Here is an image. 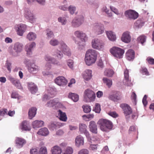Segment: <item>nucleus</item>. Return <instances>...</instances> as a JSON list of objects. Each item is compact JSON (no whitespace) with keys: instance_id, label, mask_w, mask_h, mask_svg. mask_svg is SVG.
Masks as SVG:
<instances>
[{"instance_id":"22","label":"nucleus","mask_w":154,"mask_h":154,"mask_svg":"<svg viewBox=\"0 0 154 154\" xmlns=\"http://www.w3.org/2000/svg\"><path fill=\"white\" fill-rule=\"evenodd\" d=\"M28 71L31 73L35 74L39 70V68L34 63H30L27 68Z\"/></svg>"},{"instance_id":"50","label":"nucleus","mask_w":154,"mask_h":154,"mask_svg":"<svg viewBox=\"0 0 154 154\" xmlns=\"http://www.w3.org/2000/svg\"><path fill=\"white\" fill-rule=\"evenodd\" d=\"M73 152V150L72 148L68 146L62 152V154H72Z\"/></svg>"},{"instance_id":"42","label":"nucleus","mask_w":154,"mask_h":154,"mask_svg":"<svg viewBox=\"0 0 154 154\" xmlns=\"http://www.w3.org/2000/svg\"><path fill=\"white\" fill-rule=\"evenodd\" d=\"M37 37L36 34L32 32H29L27 35V38L29 41H34Z\"/></svg>"},{"instance_id":"60","label":"nucleus","mask_w":154,"mask_h":154,"mask_svg":"<svg viewBox=\"0 0 154 154\" xmlns=\"http://www.w3.org/2000/svg\"><path fill=\"white\" fill-rule=\"evenodd\" d=\"M110 8L111 11L116 14H117V15H119L120 14L119 13V11L115 7L112 6H110Z\"/></svg>"},{"instance_id":"4","label":"nucleus","mask_w":154,"mask_h":154,"mask_svg":"<svg viewBox=\"0 0 154 154\" xmlns=\"http://www.w3.org/2000/svg\"><path fill=\"white\" fill-rule=\"evenodd\" d=\"M74 35L77 38L79 39L82 42H83L82 43L81 42H75V43L80 46H84L85 45L84 43L88 40V38L86 34L82 31L78 30L74 32Z\"/></svg>"},{"instance_id":"21","label":"nucleus","mask_w":154,"mask_h":154,"mask_svg":"<svg viewBox=\"0 0 154 154\" xmlns=\"http://www.w3.org/2000/svg\"><path fill=\"white\" fill-rule=\"evenodd\" d=\"M131 38L130 32L128 31H126L123 33L121 38V40L126 43H128L131 42Z\"/></svg>"},{"instance_id":"19","label":"nucleus","mask_w":154,"mask_h":154,"mask_svg":"<svg viewBox=\"0 0 154 154\" xmlns=\"http://www.w3.org/2000/svg\"><path fill=\"white\" fill-rule=\"evenodd\" d=\"M54 82L58 85L62 86L66 85L67 83V80L62 76H59L56 78L54 80Z\"/></svg>"},{"instance_id":"14","label":"nucleus","mask_w":154,"mask_h":154,"mask_svg":"<svg viewBox=\"0 0 154 154\" xmlns=\"http://www.w3.org/2000/svg\"><path fill=\"white\" fill-rule=\"evenodd\" d=\"M125 15L128 19L135 20L138 17V14L136 11L132 10L126 11Z\"/></svg>"},{"instance_id":"55","label":"nucleus","mask_w":154,"mask_h":154,"mask_svg":"<svg viewBox=\"0 0 154 154\" xmlns=\"http://www.w3.org/2000/svg\"><path fill=\"white\" fill-rule=\"evenodd\" d=\"M39 154H47L46 148L44 146L41 147L39 151Z\"/></svg>"},{"instance_id":"7","label":"nucleus","mask_w":154,"mask_h":154,"mask_svg":"<svg viewBox=\"0 0 154 154\" xmlns=\"http://www.w3.org/2000/svg\"><path fill=\"white\" fill-rule=\"evenodd\" d=\"M24 15L30 23H33L35 22L36 19V16L30 9L26 8L24 9Z\"/></svg>"},{"instance_id":"16","label":"nucleus","mask_w":154,"mask_h":154,"mask_svg":"<svg viewBox=\"0 0 154 154\" xmlns=\"http://www.w3.org/2000/svg\"><path fill=\"white\" fill-rule=\"evenodd\" d=\"M8 79L17 88L20 89H23L20 81L18 79L14 78L11 75H9L8 77Z\"/></svg>"},{"instance_id":"63","label":"nucleus","mask_w":154,"mask_h":154,"mask_svg":"<svg viewBox=\"0 0 154 154\" xmlns=\"http://www.w3.org/2000/svg\"><path fill=\"white\" fill-rule=\"evenodd\" d=\"M148 63L150 64H154V59L151 57H148L146 59Z\"/></svg>"},{"instance_id":"34","label":"nucleus","mask_w":154,"mask_h":154,"mask_svg":"<svg viewBox=\"0 0 154 154\" xmlns=\"http://www.w3.org/2000/svg\"><path fill=\"white\" fill-rule=\"evenodd\" d=\"M37 133L39 135L46 136L49 134V131L47 128H44L40 129Z\"/></svg>"},{"instance_id":"58","label":"nucleus","mask_w":154,"mask_h":154,"mask_svg":"<svg viewBox=\"0 0 154 154\" xmlns=\"http://www.w3.org/2000/svg\"><path fill=\"white\" fill-rule=\"evenodd\" d=\"M67 64L68 66L71 69H73V61L72 60H69L67 61Z\"/></svg>"},{"instance_id":"44","label":"nucleus","mask_w":154,"mask_h":154,"mask_svg":"<svg viewBox=\"0 0 154 154\" xmlns=\"http://www.w3.org/2000/svg\"><path fill=\"white\" fill-rule=\"evenodd\" d=\"M108 98L109 99L114 101H116L120 100V97L116 94H109L108 97Z\"/></svg>"},{"instance_id":"28","label":"nucleus","mask_w":154,"mask_h":154,"mask_svg":"<svg viewBox=\"0 0 154 154\" xmlns=\"http://www.w3.org/2000/svg\"><path fill=\"white\" fill-rule=\"evenodd\" d=\"M106 34L108 39L112 42H114L116 39V37L115 33L112 31H107Z\"/></svg>"},{"instance_id":"26","label":"nucleus","mask_w":154,"mask_h":154,"mask_svg":"<svg viewBox=\"0 0 154 154\" xmlns=\"http://www.w3.org/2000/svg\"><path fill=\"white\" fill-rule=\"evenodd\" d=\"M19 128L23 131H29L30 128L29 122L26 121H23L20 125Z\"/></svg>"},{"instance_id":"5","label":"nucleus","mask_w":154,"mask_h":154,"mask_svg":"<svg viewBox=\"0 0 154 154\" xmlns=\"http://www.w3.org/2000/svg\"><path fill=\"white\" fill-rule=\"evenodd\" d=\"M110 52L115 58L120 59L123 57L125 51L123 49L114 46L110 49Z\"/></svg>"},{"instance_id":"12","label":"nucleus","mask_w":154,"mask_h":154,"mask_svg":"<svg viewBox=\"0 0 154 154\" xmlns=\"http://www.w3.org/2000/svg\"><path fill=\"white\" fill-rule=\"evenodd\" d=\"M46 106L48 107L54 106L55 108L57 109L58 107H60L62 106V104L59 102L58 99L55 98L48 101L46 104Z\"/></svg>"},{"instance_id":"36","label":"nucleus","mask_w":154,"mask_h":154,"mask_svg":"<svg viewBox=\"0 0 154 154\" xmlns=\"http://www.w3.org/2000/svg\"><path fill=\"white\" fill-rule=\"evenodd\" d=\"M114 71L111 69L106 68L105 69L104 72V75L106 76L111 77L114 74Z\"/></svg>"},{"instance_id":"11","label":"nucleus","mask_w":154,"mask_h":154,"mask_svg":"<svg viewBox=\"0 0 154 154\" xmlns=\"http://www.w3.org/2000/svg\"><path fill=\"white\" fill-rule=\"evenodd\" d=\"M35 46L36 44L33 42H29L25 45V51L28 56H31L32 55L33 51Z\"/></svg>"},{"instance_id":"17","label":"nucleus","mask_w":154,"mask_h":154,"mask_svg":"<svg viewBox=\"0 0 154 154\" xmlns=\"http://www.w3.org/2000/svg\"><path fill=\"white\" fill-rule=\"evenodd\" d=\"M26 26L23 24H20L15 26L17 34L20 36H22L26 29Z\"/></svg>"},{"instance_id":"52","label":"nucleus","mask_w":154,"mask_h":154,"mask_svg":"<svg viewBox=\"0 0 154 154\" xmlns=\"http://www.w3.org/2000/svg\"><path fill=\"white\" fill-rule=\"evenodd\" d=\"M101 110L100 105L98 103H96L95 104V106L94 107L93 111L96 113H99Z\"/></svg>"},{"instance_id":"8","label":"nucleus","mask_w":154,"mask_h":154,"mask_svg":"<svg viewBox=\"0 0 154 154\" xmlns=\"http://www.w3.org/2000/svg\"><path fill=\"white\" fill-rule=\"evenodd\" d=\"M84 21V18L82 15H78L74 17L71 22V26L74 28H78L81 26Z\"/></svg>"},{"instance_id":"41","label":"nucleus","mask_w":154,"mask_h":154,"mask_svg":"<svg viewBox=\"0 0 154 154\" xmlns=\"http://www.w3.org/2000/svg\"><path fill=\"white\" fill-rule=\"evenodd\" d=\"M143 20L139 19L134 23V28L136 29L140 28L143 26Z\"/></svg>"},{"instance_id":"59","label":"nucleus","mask_w":154,"mask_h":154,"mask_svg":"<svg viewBox=\"0 0 154 154\" xmlns=\"http://www.w3.org/2000/svg\"><path fill=\"white\" fill-rule=\"evenodd\" d=\"M5 66L9 72H11V63L8 61L7 60L5 63Z\"/></svg>"},{"instance_id":"49","label":"nucleus","mask_w":154,"mask_h":154,"mask_svg":"<svg viewBox=\"0 0 154 154\" xmlns=\"http://www.w3.org/2000/svg\"><path fill=\"white\" fill-rule=\"evenodd\" d=\"M50 45L53 46H55L59 44V42L58 40L55 38H52L49 41Z\"/></svg>"},{"instance_id":"30","label":"nucleus","mask_w":154,"mask_h":154,"mask_svg":"<svg viewBox=\"0 0 154 154\" xmlns=\"http://www.w3.org/2000/svg\"><path fill=\"white\" fill-rule=\"evenodd\" d=\"M75 145L77 147L83 145L84 143V139L81 135L77 136L75 138Z\"/></svg>"},{"instance_id":"23","label":"nucleus","mask_w":154,"mask_h":154,"mask_svg":"<svg viewBox=\"0 0 154 154\" xmlns=\"http://www.w3.org/2000/svg\"><path fill=\"white\" fill-rule=\"evenodd\" d=\"M82 76L85 80L87 81L90 80L92 76V71L90 69H86L82 73Z\"/></svg>"},{"instance_id":"32","label":"nucleus","mask_w":154,"mask_h":154,"mask_svg":"<svg viewBox=\"0 0 154 154\" xmlns=\"http://www.w3.org/2000/svg\"><path fill=\"white\" fill-rule=\"evenodd\" d=\"M135 53L133 50H128L126 53L127 59L129 61L133 60L134 58Z\"/></svg>"},{"instance_id":"46","label":"nucleus","mask_w":154,"mask_h":154,"mask_svg":"<svg viewBox=\"0 0 154 154\" xmlns=\"http://www.w3.org/2000/svg\"><path fill=\"white\" fill-rule=\"evenodd\" d=\"M76 8L75 6L70 5L69 6L68 10L70 14L73 15L74 14H77V12L76 11Z\"/></svg>"},{"instance_id":"47","label":"nucleus","mask_w":154,"mask_h":154,"mask_svg":"<svg viewBox=\"0 0 154 154\" xmlns=\"http://www.w3.org/2000/svg\"><path fill=\"white\" fill-rule=\"evenodd\" d=\"M58 21L62 25H66L67 22L66 18L63 16L59 17L58 18Z\"/></svg>"},{"instance_id":"13","label":"nucleus","mask_w":154,"mask_h":154,"mask_svg":"<svg viewBox=\"0 0 154 154\" xmlns=\"http://www.w3.org/2000/svg\"><path fill=\"white\" fill-rule=\"evenodd\" d=\"M59 48L60 50L65 54L68 56H69L71 55V52L69 48L64 42L61 41L60 42Z\"/></svg>"},{"instance_id":"51","label":"nucleus","mask_w":154,"mask_h":154,"mask_svg":"<svg viewBox=\"0 0 154 154\" xmlns=\"http://www.w3.org/2000/svg\"><path fill=\"white\" fill-rule=\"evenodd\" d=\"M58 124L56 122H51L48 125L49 128L51 130H54L57 128Z\"/></svg>"},{"instance_id":"3","label":"nucleus","mask_w":154,"mask_h":154,"mask_svg":"<svg viewBox=\"0 0 154 154\" xmlns=\"http://www.w3.org/2000/svg\"><path fill=\"white\" fill-rule=\"evenodd\" d=\"M102 131H107L112 128V123L110 121L103 119H100L97 123Z\"/></svg>"},{"instance_id":"29","label":"nucleus","mask_w":154,"mask_h":154,"mask_svg":"<svg viewBox=\"0 0 154 154\" xmlns=\"http://www.w3.org/2000/svg\"><path fill=\"white\" fill-rule=\"evenodd\" d=\"M44 122L43 121L36 120L32 123V125L35 129L42 127L44 126Z\"/></svg>"},{"instance_id":"64","label":"nucleus","mask_w":154,"mask_h":154,"mask_svg":"<svg viewBox=\"0 0 154 154\" xmlns=\"http://www.w3.org/2000/svg\"><path fill=\"white\" fill-rule=\"evenodd\" d=\"M89 151L86 149H83L80 150L79 152V154H88Z\"/></svg>"},{"instance_id":"39","label":"nucleus","mask_w":154,"mask_h":154,"mask_svg":"<svg viewBox=\"0 0 154 154\" xmlns=\"http://www.w3.org/2000/svg\"><path fill=\"white\" fill-rule=\"evenodd\" d=\"M68 97L71 99L74 102H77L79 100V95L75 93H69L68 95Z\"/></svg>"},{"instance_id":"25","label":"nucleus","mask_w":154,"mask_h":154,"mask_svg":"<svg viewBox=\"0 0 154 154\" xmlns=\"http://www.w3.org/2000/svg\"><path fill=\"white\" fill-rule=\"evenodd\" d=\"M56 116L60 120L65 122L67 120V117L65 112H63L60 110L57 111L56 113Z\"/></svg>"},{"instance_id":"45","label":"nucleus","mask_w":154,"mask_h":154,"mask_svg":"<svg viewBox=\"0 0 154 154\" xmlns=\"http://www.w3.org/2000/svg\"><path fill=\"white\" fill-rule=\"evenodd\" d=\"M103 83L106 84L109 88H110L111 86L112 83V80L111 79L106 77H103Z\"/></svg>"},{"instance_id":"56","label":"nucleus","mask_w":154,"mask_h":154,"mask_svg":"<svg viewBox=\"0 0 154 154\" xmlns=\"http://www.w3.org/2000/svg\"><path fill=\"white\" fill-rule=\"evenodd\" d=\"M84 111L85 112L88 113L90 112L91 108L90 106L88 105L83 106H82Z\"/></svg>"},{"instance_id":"15","label":"nucleus","mask_w":154,"mask_h":154,"mask_svg":"<svg viewBox=\"0 0 154 154\" xmlns=\"http://www.w3.org/2000/svg\"><path fill=\"white\" fill-rule=\"evenodd\" d=\"M120 107L123 109L125 116L127 118L132 112V110L131 107L127 104L122 103L121 104Z\"/></svg>"},{"instance_id":"54","label":"nucleus","mask_w":154,"mask_h":154,"mask_svg":"<svg viewBox=\"0 0 154 154\" xmlns=\"http://www.w3.org/2000/svg\"><path fill=\"white\" fill-rule=\"evenodd\" d=\"M84 119L86 120H88L92 119L94 117V115L93 114H88L82 116Z\"/></svg>"},{"instance_id":"1","label":"nucleus","mask_w":154,"mask_h":154,"mask_svg":"<svg viewBox=\"0 0 154 154\" xmlns=\"http://www.w3.org/2000/svg\"><path fill=\"white\" fill-rule=\"evenodd\" d=\"M97 57V52L93 49H89L85 53L84 61L87 66H91L95 63Z\"/></svg>"},{"instance_id":"27","label":"nucleus","mask_w":154,"mask_h":154,"mask_svg":"<svg viewBox=\"0 0 154 154\" xmlns=\"http://www.w3.org/2000/svg\"><path fill=\"white\" fill-rule=\"evenodd\" d=\"M45 58V60L46 61H50L53 64L58 66H60L61 65L60 62L58 60L49 55H46Z\"/></svg>"},{"instance_id":"33","label":"nucleus","mask_w":154,"mask_h":154,"mask_svg":"<svg viewBox=\"0 0 154 154\" xmlns=\"http://www.w3.org/2000/svg\"><path fill=\"white\" fill-rule=\"evenodd\" d=\"M28 88L32 94H35L38 90L37 86L34 83L32 82L28 83Z\"/></svg>"},{"instance_id":"53","label":"nucleus","mask_w":154,"mask_h":154,"mask_svg":"<svg viewBox=\"0 0 154 154\" xmlns=\"http://www.w3.org/2000/svg\"><path fill=\"white\" fill-rule=\"evenodd\" d=\"M46 33L48 38H51L54 36L53 32L50 29H47L46 31Z\"/></svg>"},{"instance_id":"2","label":"nucleus","mask_w":154,"mask_h":154,"mask_svg":"<svg viewBox=\"0 0 154 154\" xmlns=\"http://www.w3.org/2000/svg\"><path fill=\"white\" fill-rule=\"evenodd\" d=\"M23 45L21 42H16L14 43L13 49L14 52L12 50L11 47H9L8 50L10 54L13 56L16 57L19 56L20 54L23 51Z\"/></svg>"},{"instance_id":"6","label":"nucleus","mask_w":154,"mask_h":154,"mask_svg":"<svg viewBox=\"0 0 154 154\" xmlns=\"http://www.w3.org/2000/svg\"><path fill=\"white\" fill-rule=\"evenodd\" d=\"M96 96L94 92L89 89L86 90L84 94L83 100L85 102H89L94 101Z\"/></svg>"},{"instance_id":"18","label":"nucleus","mask_w":154,"mask_h":154,"mask_svg":"<svg viewBox=\"0 0 154 154\" xmlns=\"http://www.w3.org/2000/svg\"><path fill=\"white\" fill-rule=\"evenodd\" d=\"M79 131L82 133H84L86 136L88 140H90V136L88 131L87 130V126L84 124L81 123L79 125Z\"/></svg>"},{"instance_id":"40","label":"nucleus","mask_w":154,"mask_h":154,"mask_svg":"<svg viewBox=\"0 0 154 154\" xmlns=\"http://www.w3.org/2000/svg\"><path fill=\"white\" fill-rule=\"evenodd\" d=\"M53 55L55 56L59 59H61L63 57V54L61 50L57 49L55 50Z\"/></svg>"},{"instance_id":"10","label":"nucleus","mask_w":154,"mask_h":154,"mask_svg":"<svg viewBox=\"0 0 154 154\" xmlns=\"http://www.w3.org/2000/svg\"><path fill=\"white\" fill-rule=\"evenodd\" d=\"M92 47L94 49L101 50L104 48V44L102 41L98 38L93 39L91 42Z\"/></svg>"},{"instance_id":"62","label":"nucleus","mask_w":154,"mask_h":154,"mask_svg":"<svg viewBox=\"0 0 154 154\" xmlns=\"http://www.w3.org/2000/svg\"><path fill=\"white\" fill-rule=\"evenodd\" d=\"M19 95L18 93L16 91H13L11 94V97L13 98H18L19 99Z\"/></svg>"},{"instance_id":"43","label":"nucleus","mask_w":154,"mask_h":154,"mask_svg":"<svg viewBox=\"0 0 154 154\" xmlns=\"http://www.w3.org/2000/svg\"><path fill=\"white\" fill-rule=\"evenodd\" d=\"M146 37L144 35H140L137 39V41L139 43H141L142 45H144V43L146 42Z\"/></svg>"},{"instance_id":"37","label":"nucleus","mask_w":154,"mask_h":154,"mask_svg":"<svg viewBox=\"0 0 154 154\" xmlns=\"http://www.w3.org/2000/svg\"><path fill=\"white\" fill-rule=\"evenodd\" d=\"M47 91L50 97H54L56 94V89L54 88L49 87L48 88Z\"/></svg>"},{"instance_id":"48","label":"nucleus","mask_w":154,"mask_h":154,"mask_svg":"<svg viewBox=\"0 0 154 154\" xmlns=\"http://www.w3.org/2000/svg\"><path fill=\"white\" fill-rule=\"evenodd\" d=\"M63 3L65 4L63 5H61L59 6V8L63 11H67L68 9V5L67 4V2L66 0H64L63 1Z\"/></svg>"},{"instance_id":"35","label":"nucleus","mask_w":154,"mask_h":154,"mask_svg":"<svg viewBox=\"0 0 154 154\" xmlns=\"http://www.w3.org/2000/svg\"><path fill=\"white\" fill-rule=\"evenodd\" d=\"M51 154H61L62 149L60 147L58 146H55L51 149Z\"/></svg>"},{"instance_id":"61","label":"nucleus","mask_w":154,"mask_h":154,"mask_svg":"<svg viewBox=\"0 0 154 154\" xmlns=\"http://www.w3.org/2000/svg\"><path fill=\"white\" fill-rule=\"evenodd\" d=\"M141 72L143 75H149V73L147 69L145 67H143L142 68Z\"/></svg>"},{"instance_id":"38","label":"nucleus","mask_w":154,"mask_h":154,"mask_svg":"<svg viewBox=\"0 0 154 154\" xmlns=\"http://www.w3.org/2000/svg\"><path fill=\"white\" fill-rule=\"evenodd\" d=\"M37 109L35 107H32L29 110L28 112L29 118L32 119L33 118L36 114Z\"/></svg>"},{"instance_id":"57","label":"nucleus","mask_w":154,"mask_h":154,"mask_svg":"<svg viewBox=\"0 0 154 154\" xmlns=\"http://www.w3.org/2000/svg\"><path fill=\"white\" fill-rule=\"evenodd\" d=\"M131 98L134 104L136 105V95L135 93L133 92L131 95Z\"/></svg>"},{"instance_id":"20","label":"nucleus","mask_w":154,"mask_h":154,"mask_svg":"<svg viewBox=\"0 0 154 154\" xmlns=\"http://www.w3.org/2000/svg\"><path fill=\"white\" fill-rule=\"evenodd\" d=\"M124 79L123 80V83L127 86H131L132 84L131 80L129 79V71L127 69H126L124 72Z\"/></svg>"},{"instance_id":"9","label":"nucleus","mask_w":154,"mask_h":154,"mask_svg":"<svg viewBox=\"0 0 154 154\" xmlns=\"http://www.w3.org/2000/svg\"><path fill=\"white\" fill-rule=\"evenodd\" d=\"M93 29L94 33L97 35L103 34L105 30L103 25L100 23H94L93 24Z\"/></svg>"},{"instance_id":"31","label":"nucleus","mask_w":154,"mask_h":154,"mask_svg":"<svg viewBox=\"0 0 154 154\" xmlns=\"http://www.w3.org/2000/svg\"><path fill=\"white\" fill-rule=\"evenodd\" d=\"M89 127L90 131L94 134L97 133V127L95 122L94 121H91L89 123Z\"/></svg>"},{"instance_id":"24","label":"nucleus","mask_w":154,"mask_h":154,"mask_svg":"<svg viewBox=\"0 0 154 154\" xmlns=\"http://www.w3.org/2000/svg\"><path fill=\"white\" fill-rule=\"evenodd\" d=\"M16 146L18 148H21L26 143V141L23 138L16 137L15 139Z\"/></svg>"}]
</instances>
